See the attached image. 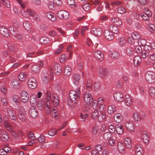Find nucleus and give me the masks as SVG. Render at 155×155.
<instances>
[{"label":"nucleus","mask_w":155,"mask_h":155,"mask_svg":"<svg viewBox=\"0 0 155 155\" xmlns=\"http://www.w3.org/2000/svg\"><path fill=\"white\" fill-rule=\"evenodd\" d=\"M47 97L44 101H41L39 104V110H42L44 108L47 114L52 115V116L56 118L59 114L58 110L53 108L50 104L51 102L54 107H57L59 104L58 97L56 94L51 95L49 91H47L46 93Z\"/></svg>","instance_id":"obj_1"},{"label":"nucleus","mask_w":155,"mask_h":155,"mask_svg":"<svg viewBox=\"0 0 155 155\" xmlns=\"http://www.w3.org/2000/svg\"><path fill=\"white\" fill-rule=\"evenodd\" d=\"M127 42L129 44L131 45H134L135 43L137 42V41L134 40L131 36L128 38Z\"/></svg>","instance_id":"obj_54"},{"label":"nucleus","mask_w":155,"mask_h":155,"mask_svg":"<svg viewBox=\"0 0 155 155\" xmlns=\"http://www.w3.org/2000/svg\"><path fill=\"white\" fill-rule=\"evenodd\" d=\"M58 131L54 128L51 129L48 131V134L49 135L53 136L57 134Z\"/></svg>","instance_id":"obj_50"},{"label":"nucleus","mask_w":155,"mask_h":155,"mask_svg":"<svg viewBox=\"0 0 155 155\" xmlns=\"http://www.w3.org/2000/svg\"><path fill=\"white\" fill-rule=\"evenodd\" d=\"M94 56L96 58L98 59L102 60L103 58V53L99 51H95L94 52Z\"/></svg>","instance_id":"obj_22"},{"label":"nucleus","mask_w":155,"mask_h":155,"mask_svg":"<svg viewBox=\"0 0 155 155\" xmlns=\"http://www.w3.org/2000/svg\"><path fill=\"white\" fill-rule=\"evenodd\" d=\"M28 9H27L26 10H22L21 12L22 16L26 18H28Z\"/></svg>","instance_id":"obj_51"},{"label":"nucleus","mask_w":155,"mask_h":155,"mask_svg":"<svg viewBox=\"0 0 155 155\" xmlns=\"http://www.w3.org/2000/svg\"><path fill=\"white\" fill-rule=\"evenodd\" d=\"M134 50L136 52L139 54L141 53L142 52V48L141 46L138 45H137L134 46Z\"/></svg>","instance_id":"obj_58"},{"label":"nucleus","mask_w":155,"mask_h":155,"mask_svg":"<svg viewBox=\"0 0 155 155\" xmlns=\"http://www.w3.org/2000/svg\"><path fill=\"white\" fill-rule=\"evenodd\" d=\"M53 70L55 74L58 75L61 71V67L59 64L55 63L53 65Z\"/></svg>","instance_id":"obj_12"},{"label":"nucleus","mask_w":155,"mask_h":155,"mask_svg":"<svg viewBox=\"0 0 155 155\" xmlns=\"http://www.w3.org/2000/svg\"><path fill=\"white\" fill-rule=\"evenodd\" d=\"M109 28L112 32L115 34H118L119 33L118 28L113 24H110L109 25Z\"/></svg>","instance_id":"obj_29"},{"label":"nucleus","mask_w":155,"mask_h":155,"mask_svg":"<svg viewBox=\"0 0 155 155\" xmlns=\"http://www.w3.org/2000/svg\"><path fill=\"white\" fill-rule=\"evenodd\" d=\"M116 107L114 105H112L108 107V112L110 114H111L116 111Z\"/></svg>","instance_id":"obj_39"},{"label":"nucleus","mask_w":155,"mask_h":155,"mask_svg":"<svg viewBox=\"0 0 155 155\" xmlns=\"http://www.w3.org/2000/svg\"><path fill=\"white\" fill-rule=\"evenodd\" d=\"M100 85L97 83L95 82L92 84L91 89L93 90H96L99 87Z\"/></svg>","instance_id":"obj_61"},{"label":"nucleus","mask_w":155,"mask_h":155,"mask_svg":"<svg viewBox=\"0 0 155 155\" xmlns=\"http://www.w3.org/2000/svg\"><path fill=\"white\" fill-rule=\"evenodd\" d=\"M2 3L6 7L9 8L11 6L10 2L8 0H0Z\"/></svg>","instance_id":"obj_52"},{"label":"nucleus","mask_w":155,"mask_h":155,"mask_svg":"<svg viewBox=\"0 0 155 155\" xmlns=\"http://www.w3.org/2000/svg\"><path fill=\"white\" fill-rule=\"evenodd\" d=\"M12 101L16 104L17 105H18L19 102L18 96L16 95H13L12 96Z\"/></svg>","instance_id":"obj_44"},{"label":"nucleus","mask_w":155,"mask_h":155,"mask_svg":"<svg viewBox=\"0 0 155 155\" xmlns=\"http://www.w3.org/2000/svg\"><path fill=\"white\" fill-rule=\"evenodd\" d=\"M149 54L148 52L146 50H143L141 52V55L143 58L147 57Z\"/></svg>","instance_id":"obj_62"},{"label":"nucleus","mask_w":155,"mask_h":155,"mask_svg":"<svg viewBox=\"0 0 155 155\" xmlns=\"http://www.w3.org/2000/svg\"><path fill=\"white\" fill-rule=\"evenodd\" d=\"M38 99H37V97L35 95L32 94L31 96L30 101L31 104H32L33 106H38V102L37 101Z\"/></svg>","instance_id":"obj_25"},{"label":"nucleus","mask_w":155,"mask_h":155,"mask_svg":"<svg viewBox=\"0 0 155 155\" xmlns=\"http://www.w3.org/2000/svg\"><path fill=\"white\" fill-rule=\"evenodd\" d=\"M28 17L31 16L33 21H37L38 20V15L33 10L28 8Z\"/></svg>","instance_id":"obj_8"},{"label":"nucleus","mask_w":155,"mask_h":155,"mask_svg":"<svg viewBox=\"0 0 155 155\" xmlns=\"http://www.w3.org/2000/svg\"><path fill=\"white\" fill-rule=\"evenodd\" d=\"M141 58L140 56H136L134 58L133 64L135 66H138L140 64Z\"/></svg>","instance_id":"obj_27"},{"label":"nucleus","mask_w":155,"mask_h":155,"mask_svg":"<svg viewBox=\"0 0 155 155\" xmlns=\"http://www.w3.org/2000/svg\"><path fill=\"white\" fill-rule=\"evenodd\" d=\"M82 7L85 11H87L89 10L90 8V5L88 3H85L82 5Z\"/></svg>","instance_id":"obj_55"},{"label":"nucleus","mask_w":155,"mask_h":155,"mask_svg":"<svg viewBox=\"0 0 155 155\" xmlns=\"http://www.w3.org/2000/svg\"><path fill=\"white\" fill-rule=\"evenodd\" d=\"M0 33L5 37H8L10 35V33L8 29L4 26H0Z\"/></svg>","instance_id":"obj_11"},{"label":"nucleus","mask_w":155,"mask_h":155,"mask_svg":"<svg viewBox=\"0 0 155 155\" xmlns=\"http://www.w3.org/2000/svg\"><path fill=\"white\" fill-rule=\"evenodd\" d=\"M31 116L33 118H35L38 116V113L36 109L33 108L31 109L29 111Z\"/></svg>","instance_id":"obj_34"},{"label":"nucleus","mask_w":155,"mask_h":155,"mask_svg":"<svg viewBox=\"0 0 155 155\" xmlns=\"http://www.w3.org/2000/svg\"><path fill=\"white\" fill-rule=\"evenodd\" d=\"M124 142L127 147L130 148L132 147V145L131 144V140L129 138H125L124 139Z\"/></svg>","instance_id":"obj_40"},{"label":"nucleus","mask_w":155,"mask_h":155,"mask_svg":"<svg viewBox=\"0 0 155 155\" xmlns=\"http://www.w3.org/2000/svg\"><path fill=\"white\" fill-rule=\"evenodd\" d=\"M114 97L116 101L118 102H121L123 100V95L121 93L119 92L115 93Z\"/></svg>","instance_id":"obj_20"},{"label":"nucleus","mask_w":155,"mask_h":155,"mask_svg":"<svg viewBox=\"0 0 155 155\" xmlns=\"http://www.w3.org/2000/svg\"><path fill=\"white\" fill-rule=\"evenodd\" d=\"M137 42L139 45L141 46H143L146 44V41L145 39H144L140 38L138 40Z\"/></svg>","instance_id":"obj_53"},{"label":"nucleus","mask_w":155,"mask_h":155,"mask_svg":"<svg viewBox=\"0 0 155 155\" xmlns=\"http://www.w3.org/2000/svg\"><path fill=\"white\" fill-rule=\"evenodd\" d=\"M143 148L141 147L140 144L137 143L135 145V151H142L143 150Z\"/></svg>","instance_id":"obj_63"},{"label":"nucleus","mask_w":155,"mask_h":155,"mask_svg":"<svg viewBox=\"0 0 155 155\" xmlns=\"http://www.w3.org/2000/svg\"><path fill=\"white\" fill-rule=\"evenodd\" d=\"M48 40L47 37H42L39 39V42L42 44H44L47 43Z\"/></svg>","instance_id":"obj_60"},{"label":"nucleus","mask_w":155,"mask_h":155,"mask_svg":"<svg viewBox=\"0 0 155 155\" xmlns=\"http://www.w3.org/2000/svg\"><path fill=\"white\" fill-rule=\"evenodd\" d=\"M84 102L87 105H89L93 101V97L89 93H86L83 95Z\"/></svg>","instance_id":"obj_6"},{"label":"nucleus","mask_w":155,"mask_h":155,"mask_svg":"<svg viewBox=\"0 0 155 155\" xmlns=\"http://www.w3.org/2000/svg\"><path fill=\"white\" fill-rule=\"evenodd\" d=\"M148 29L150 32L153 33L155 32V26L152 24L149 23L148 25Z\"/></svg>","instance_id":"obj_43"},{"label":"nucleus","mask_w":155,"mask_h":155,"mask_svg":"<svg viewBox=\"0 0 155 155\" xmlns=\"http://www.w3.org/2000/svg\"><path fill=\"white\" fill-rule=\"evenodd\" d=\"M23 26L24 28L27 31H29L31 29V25L30 22L28 21H25L23 23Z\"/></svg>","instance_id":"obj_31"},{"label":"nucleus","mask_w":155,"mask_h":155,"mask_svg":"<svg viewBox=\"0 0 155 155\" xmlns=\"http://www.w3.org/2000/svg\"><path fill=\"white\" fill-rule=\"evenodd\" d=\"M149 92L150 96L153 97L155 96V87H150L149 90Z\"/></svg>","instance_id":"obj_57"},{"label":"nucleus","mask_w":155,"mask_h":155,"mask_svg":"<svg viewBox=\"0 0 155 155\" xmlns=\"http://www.w3.org/2000/svg\"><path fill=\"white\" fill-rule=\"evenodd\" d=\"M45 136L43 135H40L39 136V146L40 145L41 148H44L45 147L44 144L45 143Z\"/></svg>","instance_id":"obj_30"},{"label":"nucleus","mask_w":155,"mask_h":155,"mask_svg":"<svg viewBox=\"0 0 155 155\" xmlns=\"http://www.w3.org/2000/svg\"><path fill=\"white\" fill-rule=\"evenodd\" d=\"M67 2L68 4L70 5L71 7H76V2L74 0H67Z\"/></svg>","instance_id":"obj_59"},{"label":"nucleus","mask_w":155,"mask_h":155,"mask_svg":"<svg viewBox=\"0 0 155 155\" xmlns=\"http://www.w3.org/2000/svg\"><path fill=\"white\" fill-rule=\"evenodd\" d=\"M7 114L10 119L15 121L17 118V115L14 110L11 107L8 108L6 110Z\"/></svg>","instance_id":"obj_5"},{"label":"nucleus","mask_w":155,"mask_h":155,"mask_svg":"<svg viewBox=\"0 0 155 155\" xmlns=\"http://www.w3.org/2000/svg\"><path fill=\"white\" fill-rule=\"evenodd\" d=\"M28 17L31 16L33 21H37L38 20V15L33 10L28 8Z\"/></svg>","instance_id":"obj_9"},{"label":"nucleus","mask_w":155,"mask_h":155,"mask_svg":"<svg viewBox=\"0 0 155 155\" xmlns=\"http://www.w3.org/2000/svg\"><path fill=\"white\" fill-rule=\"evenodd\" d=\"M145 78L147 81L149 83H152L155 81V75L154 74L150 71H148L146 73Z\"/></svg>","instance_id":"obj_7"},{"label":"nucleus","mask_w":155,"mask_h":155,"mask_svg":"<svg viewBox=\"0 0 155 155\" xmlns=\"http://www.w3.org/2000/svg\"><path fill=\"white\" fill-rule=\"evenodd\" d=\"M91 33L96 36H100L102 34V30L100 28H92L91 30Z\"/></svg>","instance_id":"obj_19"},{"label":"nucleus","mask_w":155,"mask_h":155,"mask_svg":"<svg viewBox=\"0 0 155 155\" xmlns=\"http://www.w3.org/2000/svg\"><path fill=\"white\" fill-rule=\"evenodd\" d=\"M112 22L114 23L115 25L117 26H120L122 24L121 20L118 18H113L111 20Z\"/></svg>","instance_id":"obj_38"},{"label":"nucleus","mask_w":155,"mask_h":155,"mask_svg":"<svg viewBox=\"0 0 155 155\" xmlns=\"http://www.w3.org/2000/svg\"><path fill=\"white\" fill-rule=\"evenodd\" d=\"M150 15H148V14L142 13L141 14V16L144 20L148 21L150 20V17H151L152 15V14H150Z\"/></svg>","instance_id":"obj_41"},{"label":"nucleus","mask_w":155,"mask_h":155,"mask_svg":"<svg viewBox=\"0 0 155 155\" xmlns=\"http://www.w3.org/2000/svg\"><path fill=\"white\" fill-rule=\"evenodd\" d=\"M17 113L19 119L21 121H25V111L24 108L21 106L19 107Z\"/></svg>","instance_id":"obj_3"},{"label":"nucleus","mask_w":155,"mask_h":155,"mask_svg":"<svg viewBox=\"0 0 155 155\" xmlns=\"http://www.w3.org/2000/svg\"><path fill=\"white\" fill-rule=\"evenodd\" d=\"M20 98L22 103H27L29 98V96L27 92L25 91H22L21 94Z\"/></svg>","instance_id":"obj_14"},{"label":"nucleus","mask_w":155,"mask_h":155,"mask_svg":"<svg viewBox=\"0 0 155 155\" xmlns=\"http://www.w3.org/2000/svg\"><path fill=\"white\" fill-rule=\"evenodd\" d=\"M110 55L111 58H116L119 57V54L116 51H112L110 52Z\"/></svg>","instance_id":"obj_46"},{"label":"nucleus","mask_w":155,"mask_h":155,"mask_svg":"<svg viewBox=\"0 0 155 155\" xmlns=\"http://www.w3.org/2000/svg\"><path fill=\"white\" fill-rule=\"evenodd\" d=\"M72 77L74 83L75 84H78L80 79L81 77L78 74L75 73L72 75Z\"/></svg>","instance_id":"obj_26"},{"label":"nucleus","mask_w":155,"mask_h":155,"mask_svg":"<svg viewBox=\"0 0 155 155\" xmlns=\"http://www.w3.org/2000/svg\"><path fill=\"white\" fill-rule=\"evenodd\" d=\"M117 11L118 13L120 14H123L126 12V9L125 7L123 6L119 7L117 9Z\"/></svg>","instance_id":"obj_48"},{"label":"nucleus","mask_w":155,"mask_h":155,"mask_svg":"<svg viewBox=\"0 0 155 155\" xmlns=\"http://www.w3.org/2000/svg\"><path fill=\"white\" fill-rule=\"evenodd\" d=\"M8 135L7 133L2 129L0 130V139L2 140L5 141L8 139Z\"/></svg>","instance_id":"obj_15"},{"label":"nucleus","mask_w":155,"mask_h":155,"mask_svg":"<svg viewBox=\"0 0 155 155\" xmlns=\"http://www.w3.org/2000/svg\"><path fill=\"white\" fill-rule=\"evenodd\" d=\"M125 125L127 130L129 132H132L134 130L135 125L132 122H127Z\"/></svg>","instance_id":"obj_16"},{"label":"nucleus","mask_w":155,"mask_h":155,"mask_svg":"<svg viewBox=\"0 0 155 155\" xmlns=\"http://www.w3.org/2000/svg\"><path fill=\"white\" fill-rule=\"evenodd\" d=\"M131 36L137 41L141 37L140 35L137 32H135L132 33L131 34Z\"/></svg>","instance_id":"obj_45"},{"label":"nucleus","mask_w":155,"mask_h":155,"mask_svg":"<svg viewBox=\"0 0 155 155\" xmlns=\"http://www.w3.org/2000/svg\"><path fill=\"white\" fill-rule=\"evenodd\" d=\"M115 131L117 134H121L124 131V127L121 124H117L115 126Z\"/></svg>","instance_id":"obj_21"},{"label":"nucleus","mask_w":155,"mask_h":155,"mask_svg":"<svg viewBox=\"0 0 155 155\" xmlns=\"http://www.w3.org/2000/svg\"><path fill=\"white\" fill-rule=\"evenodd\" d=\"M146 115L144 113L142 112L139 114L137 112H135L133 114L134 119L136 121H140L143 120L146 118Z\"/></svg>","instance_id":"obj_4"},{"label":"nucleus","mask_w":155,"mask_h":155,"mask_svg":"<svg viewBox=\"0 0 155 155\" xmlns=\"http://www.w3.org/2000/svg\"><path fill=\"white\" fill-rule=\"evenodd\" d=\"M126 52V54L129 56H132L134 54V49L130 46H128L127 48Z\"/></svg>","instance_id":"obj_35"},{"label":"nucleus","mask_w":155,"mask_h":155,"mask_svg":"<svg viewBox=\"0 0 155 155\" xmlns=\"http://www.w3.org/2000/svg\"><path fill=\"white\" fill-rule=\"evenodd\" d=\"M111 134L110 132H107L104 135V139L106 140H109L111 138Z\"/></svg>","instance_id":"obj_47"},{"label":"nucleus","mask_w":155,"mask_h":155,"mask_svg":"<svg viewBox=\"0 0 155 155\" xmlns=\"http://www.w3.org/2000/svg\"><path fill=\"white\" fill-rule=\"evenodd\" d=\"M80 92L79 90L77 91L71 90L69 94V97L68 100V105L71 106L73 104L76 103L80 97Z\"/></svg>","instance_id":"obj_2"},{"label":"nucleus","mask_w":155,"mask_h":155,"mask_svg":"<svg viewBox=\"0 0 155 155\" xmlns=\"http://www.w3.org/2000/svg\"><path fill=\"white\" fill-rule=\"evenodd\" d=\"M63 48V45H61L59 46L58 48H57L54 51V54H60L62 51Z\"/></svg>","instance_id":"obj_56"},{"label":"nucleus","mask_w":155,"mask_h":155,"mask_svg":"<svg viewBox=\"0 0 155 155\" xmlns=\"http://www.w3.org/2000/svg\"><path fill=\"white\" fill-rule=\"evenodd\" d=\"M4 120H5L4 123V125L7 130L10 132H13L14 130L12 126L6 120H5L4 117H3Z\"/></svg>","instance_id":"obj_24"},{"label":"nucleus","mask_w":155,"mask_h":155,"mask_svg":"<svg viewBox=\"0 0 155 155\" xmlns=\"http://www.w3.org/2000/svg\"><path fill=\"white\" fill-rule=\"evenodd\" d=\"M124 100L125 102L127 105H129L131 104V98L130 97L129 95H125L124 98Z\"/></svg>","instance_id":"obj_42"},{"label":"nucleus","mask_w":155,"mask_h":155,"mask_svg":"<svg viewBox=\"0 0 155 155\" xmlns=\"http://www.w3.org/2000/svg\"><path fill=\"white\" fill-rule=\"evenodd\" d=\"M10 34H11L12 36H15L16 33L17 32V30L13 26H10L8 28Z\"/></svg>","instance_id":"obj_37"},{"label":"nucleus","mask_w":155,"mask_h":155,"mask_svg":"<svg viewBox=\"0 0 155 155\" xmlns=\"http://www.w3.org/2000/svg\"><path fill=\"white\" fill-rule=\"evenodd\" d=\"M57 15L59 18L64 19H67L69 16L68 12L64 10L58 11L57 13Z\"/></svg>","instance_id":"obj_10"},{"label":"nucleus","mask_w":155,"mask_h":155,"mask_svg":"<svg viewBox=\"0 0 155 155\" xmlns=\"http://www.w3.org/2000/svg\"><path fill=\"white\" fill-rule=\"evenodd\" d=\"M114 119L115 122L120 123L122 120V116L120 114L117 113L114 115Z\"/></svg>","instance_id":"obj_36"},{"label":"nucleus","mask_w":155,"mask_h":155,"mask_svg":"<svg viewBox=\"0 0 155 155\" xmlns=\"http://www.w3.org/2000/svg\"><path fill=\"white\" fill-rule=\"evenodd\" d=\"M117 148L119 152L122 153H125V148L124 144L120 142H119L118 143Z\"/></svg>","instance_id":"obj_32"},{"label":"nucleus","mask_w":155,"mask_h":155,"mask_svg":"<svg viewBox=\"0 0 155 155\" xmlns=\"http://www.w3.org/2000/svg\"><path fill=\"white\" fill-rule=\"evenodd\" d=\"M28 85L30 89H33L37 87V84L35 79L33 78H31L28 80Z\"/></svg>","instance_id":"obj_17"},{"label":"nucleus","mask_w":155,"mask_h":155,"mask_svg":"<svg viewBox=\"0 0 155 155\" xmlns=\"http://www.w3.org/2000/svg\"><path fill=\"white\" fill-rule=\"evenodd\" d=\"M104 35L105 38L108 40H112L114 38L113 33L108 30H105L104 31Z\"/></svg>","instance_id":"obj_18"},{"label":"nucleus","mask_w":155,"mask_h":155,"mask_svg":"<svg viewBox=\"0 0 155 155\" xmlns=\"http://www.w3.org/2000/svg\"><path fill=\"white\" fill-rule=\"evenodd\" d=\"M71 72V67L67 65L64 66V74L66 76H68L70 75Z\"/></svg>","instance_id":"obj_28"},{"label":"nucleus","mask_w":155,"mask_h":155,"mask_svg":"<svg viewBox=\"0 0 155 155\" xmlns=\"http://www.w3.org/2000/svg\"><path fill=\"white\" fill-rule=\"evenodd\" d=\"M108 70L105 68L100 67L99 70V73L101 77L105 78L106 76L108 74Z\"/></svg>","instance_id":"obj_13"},{"label":"nucleus","mask_w":155,"mask_h":155,"mask_svg":"<svg viewBox=\"0 0 155 155\" xmlns=\"http://www.w3.org/2000/svg\"><path fill=\"white\" fill-rule=\"evenodd\" d=\"M32 72L35 73H37L39 71V68L37 65H33L32 68Z\"/></svg>","instance_id":"obj_64"},{"label":"nucleus","mask_w":155,"mask_h":155,"mask_svg":"<svg viewBox=\"0 0 155 155\" xmlns=\"http://www.w3.org/2000/svg\"><path fill=\"white\" fill-rule=\"evenodd\" d=\"M27 77V74L25 72H21L18 75V79L21 81H25Z\"/></svg>","instance_id":"obj_33"},{"label":"nucleus","mask_w":155,"mask_h":155,"mask_svg":"<svg viewBox=\"0 0 155 155\" xmlns=\"http://www.w3.org/2000/svg\"><path fill=\"white\" fill-rule=\"evenodd\" d=\"M46 16L52 21L54 22L56 21L57 17L52 12H48L46 13Z\"/></svg>","instance_id":"obj_23"},{"label":"nucleus","mask_w":155,"mask_h":155,"mask_svg":"<svg viewBox=\"0 0 155 155\" xmlns=\"http://www.w3.org/2000/svg\"><path fill=\"white\" fill-rule=\"evenodd\" d=\"M12 84L14 88L18 89L20 88V85L18 81L14 80L12 83Z\"/></svg>","instance_id":"obj_49"}]
</instances>
